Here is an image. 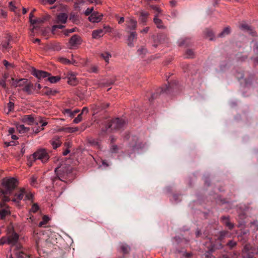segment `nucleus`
Listing matches in <instances>:
<instances>
[{"mask_svg":"<svg viewBox=\"0 0 258 258\" xmlns=\"http://www.w3.org/2000/svg\"><path fill=\"white\" fill-rule=\"evenodd\" d=\"M17 185L18 181L14 178H11L4 181V189H0V198L2 197V201L0 203V220L4 219L7 215L10 214V211L6 209L8 207L5 203L10 201L8 196L12 194Z\"/></svg>","mask_w":258,"mask_h":258,"instance_id":"f257e3e1","label":"nucleus"},{"mask_svg":"<svg viewBox=\"0 0 258 258\" xmlns=\"http://www.w3.org/2000/svg\"><path fill=\"white\" fill-rule=\"evenodd\" d=\"M104 120L101 124H105V127H103L101 132L99 133L100 136H103L106 134L109 131H115L122 130L125 124V121L122 118H115L112 119L110 122Z\"/></svg>","mask_w":258,"mask_h":258,"instance_id":"f03ea898","label":"nucleus"},{"mask_svg":"<svg viewBox=\"0 0 258 258\" xmlns=\"http://www.w3.org/2000/svg\"><path fill=\"white\" fill-rule=\"evenodd\" d=\"M56 176L51 179L53 185L57 184L56 181L60 180L64 181L65 179L71 181L74 178L72 168L70 166H62L55 169Z\"/></svg>","mask_w":258,"mask_h":258,"instance_id":"7ed1b4c3","label":"nucleus"},{"mask_svg":"<svg viewBox=\"0 0 258 258\" xmlns=\"http://www.w3.org/2000/svg\"><path fill=\"white\" fill-rule=\"evenodd\" d=\"M49 158V156L47 151L44 149H41L30 156L28 159V161L31 162L30 165H31L32 162L36 160H40L42 162L45 163L48 160Z\"/></svg>","mask_w":258,"mask_h":258,"instance_id":"20e7f679","label":"nucleus"},{"mask_svg":"<svg viewBox=\"0 0 258 258\" xmlns=\"http://www.w3.org/2000/svg\"><path fill=\"white\" fill-rule=\"evenodd\" d=\"M33 75L37 78L39 80L47 78L50 74L46 72L33 69L32 72Z\"/></svg>","mask_w":258,"mask_h":258,"instance_id":"39448f33","label":"nucleus"},{"mask_svg":"<svg viewBox=\"0 0 258 258\" xmlns=\"http://www.w3.org/2000/svg\"><path fill=\"white\" fill-rule=\"evenodd\" d=\"M26 194V189L24 188H21L19 191L16 192L14 195V198L12 201L15 203H19L20 201L24 199V197Z\"/></svg>","mask_w":258,"mask_h":258,"instance_id":"423d86ee","label":"nucleus"},{"mask_svg":"<svg viewBox=\"0 0 258 258\" xmlns=\"http://www.w3.org/2000/svg\"><path fill=\"white\" fill-rule=\"evenodd\" d=\"M126 32L129 33L132 30H135L137 27V21L133 19H130L126 21Z\"/></svg>","mask_w":258,"mask_h":258,"instance_id":"0eeeda50","label":"nucleus"},{"mask_svg":"<svg viewBox=\"0 0 258 258\" xmlns=\"http://www.w3.org/2000/svg\"><path fill=\"white\" fill-rule=\"evenodd\" d=\"M170 88H171V86L169 84L168 85H166L163 88H161L159 89V90H158V92L157 93L152 94L151 95V96L150 98H148L150 102H151L154 99L157 98V97L158 96V94L159 92H160V93H168L169 92V90L170 89Z\"/></svg>","mask_w":258,"mask_h":258,"instance_id":"6e6552de","label":"nucleus"},{"mask_svg":"<svg viewBox=\"0 0 258 258\" xmlns=\"http://www.w3.org/2000/svg\"><path fill=\"white\" fill-rule=\"evenodd\" d=\"M82 42L81 37L77 35H73L69 41V43L71 47H77L80 45Z\"/></svg>","mask_w":258,"mask_h":258,"instance_id":"1a4fd4ad","label":"nucleus"},{"mask_svg":"<svg viewBox=\"0 0 258 258\" xmlns=\"http://www.w3.org/2000/svg\"><path fill=\"white\" fill-rule=\"evenodd\" d=\"M12 86L15 88L17 87H24L26 83H27V80L26 79L16 80L14 78H12Z\"/></svg>","mask_w":258,"mask_h":258,"instance_id":"9d476101","label":"nucleus"},{"mask_svg":"<svg viewBox=\"0 0 258 258\" xmlns=\"http://www.w3.org/2000/svg\"><path fill=\"white\" fill-rule=\"evenodd\" d=\"M68 19V15L66 13H61L58 14L54 21L56 24H65Z\"/></svg>","mask_w":258,"mask_h":258,"instance_id":"9b49d317","label":"nucleus"},{"mask_svg":"<svg viewBox=\"0 0 258 258\" xmlns=\"http://www.w3.org/2000/svg\"><path fill=\"white\" fill-rule=\"evenodd\" d=\"M150 15L149 12L146 11H142L140 13L139 16V21L143 25H146L147 22L148 21V17Z\"/></svg>","mask_w":258,"mask_h":258,"instance_id":"f8f14e48","label":"nucleus"},{"mask_svg":"<svg viewBox=\"0 0 258 258\" xmlns=\"http://www.w3.org/2000/svg\"><path fill=\"white\" fill-rule=\"evenodd\" d=\"M102 16L103 15L102 14H100L97 12H93L89 17L88 19L91 22L98 23L101 20Z\"/></svg>","mask_w":258,"mask_h":258,"instance_id":"ddd939ff","label":"nucleus"},{"mask_svg":"<svg viewBox=\"0 0 258 258\" xmlns=\"http://www.w3.org/2000/svg\"><path fill=\"white\" fill-rule=\"evenodd\" d=\"M128 33L130 35L127 38V45L128 46L132 47L134 46V40L137 38V34L135 31L130 32Z\"/></svg>","mask_w":258,"mask_h":258,"instance_id":"4468645a","label":"nucleus"},{"mask_svg":"<svg viewBox=\"0 0 258 258\" xmlns=\"http://www.w3.org/2000/svg\"><path fill=\"white\" fill-rule=\"evenodd\" d=\"M7 237L8 238V244L12 245H15L19 239L18 234L15 232Z\"/></svg>","mask_w":258,"mask_h":258,"instance_id":"2eb2a0df","label":"nucleus"},{"mask_svg":"<svg viewBox=\"0 0 258 258\" xmlns=\"http://www.w3.org/2000/svg\"><path fill=\"white\" fill-rule=\"evenodd\" d=\"M221 219L223 224L229 230H232L234 228V225L230 222L228 217L222 216Z\"/></svg>","mask_w":258,"mask_h":258,"instance_id":"dca6fc26","label":"nucleus"},{"mask_svg":"<svg viewBox=\"0 0 258 258\" xmlns=\"http://www.w3.org/2000/svg\"><path fill=\"white\" fill-rule=\"evenodd\" d=\"M22 121L31 125L34 122V118L31 115H25L22 117Z\"/></svg>","mask_w":258,"mask_h":258,"instance_id":"f3484780","label":"nucleus"},{"mask_svg":"<svg viewBox=\"0 0 258 258\" xmlns=\"http://www.w3.org/2000/svg\"><path fill=\"white\" fill-rule=\"evenodd\" d=\"M104 34V30L102 29L95 30L92 32V36L94 39H97L103 36Z\"/></svg>","mask_w":258,"mask_h":258,"instance_id":"a211bd4d","label":"nucleus"},{"mask_svg":"<svg viewBox=\"0 0 258 258\" xmlns=\"http://www.w3.org/2000/svg\"><path fill=\"white\" fill-rule=\"evenodd\" d=\"M109 105V104L108 103L105 102H99L97 103L95 105V109L97 112L105 109L107 107H108Z\"/></svg>","mask_w":258,"mask_h":258,"instance_id":"6ab92c4d","label":"nucleus"},{"mask_svg":"<svg viewBox=\"0 0 258 258\" xmlns=\"http://www.w3.org/2000/svg\"><path fill=\"white\" fill-rule=\"evenodd\" d=\"M78 81L75 77V74L71 73L68 75V83L72 85H75L77 84Z\"/></svg>","mask_w":258,"mask_h":258,"instance_id":"aec40b11","label":"nucleus"},{"mask_svg":"<svg viewBox=\"0 0 258 258\" xmlns=\"http://www.w3.org/2000/svg\"><path fill=\"white\" fill-rule=\"evenodd\" d=\"M42 92L44 94L47 95H54L57 92L55 90H53L51 88L45 87L43 90Z\"/></svg>","mask_w":258,"mask_h":258,"instance_id":"412c9836","label":"nucleus"},{"mask_svg":"<svg viewBox=\"0 0 258 258\" xmlns=\"http://www.w3.org/2000/svg\"><path fill=\"white\" fill-rule=\"evenodd\" d=\"M241 28L244 30L247 31L252 36H254L255 32L251 29V28L246 24H242Z\"/></svg>","mask_w":258,"mask_h":258,"instance_id":"4be33fe9","label":"nucleus"},{"mask_svg":"<svg viewBox=\"0 0 258 258\" xmlns=\"http://www.w3.org/2000/svg\"><path fill=\"white\" fill-rule=\"evenodd\" d=\"M17 130L20 134L27 133L29 131V127H25L23 124H18Z\"/></svg>","mask_w":258,"mask_h":258,"instance_id":"5701e85b","label":"nucleus"},{"mask_svg":"<svg viewBox=\"0 0 258 258\" xmlns=\"http://www.w3.org/2000/svg\"><path fill=\"white\" fill-rule=\"evenodd\" d=\"M158 14H156L154 18V23L157 25V27L158 28L162 29L164 28V27L163 25L162 24V21L161 19H159L158 18Z\"/></svg>","mask_w":258,"mask_h":258,"instance_id":"b1692460","label":"nucleus"},{"mask_svg":"<svg viewBox=\"0 0 258 258\" xmlns=\"http://www.w3.org/2000/svg\"><path fill=\"white\" fill-rule=\"evenodd\" d=\"M246 218V215L244 213H240L238 215V227H240V226L244 225L245 223V222L244 221L245 218Z\"/></svg>","mask_w":258,"mask_h":258,"instance_id":"393cba45","label":"nucleus"},{"mask_svg":"<svg viewBox=\"0 0 258 258\" xmlns=\"http://www.w3.org/2000/svg\"><path fill=\"white\" fill-rule=\"evenodd\" d=\"M205 34L210 40H213L214 39V35L213 31L210 29H206L205 31Z\"/></svg>","mask_w":258,"mask_h":258,"instance_id":"a878e982","label":"nucleus"},{"mask_svg":"<svg viewBox=\"0 0 258 258\" xmlns=\"http://www.w3.org/2000/svg\"><path fill=\"white\" fill-rule=\"evenodd\" d=\"M230 236V234L228 231H222L220 232L218 238L220 240H222L225 237H228Z\"/></svg>","mask_w":258,"mask_h":258,"instance_id":"bb28decb","label":"nucleus"},{"mask_svg":"<svg viewBox=\"0 0 258 258\" xmlns=\"http://www.w3.org/2000/svg\"><path fill=\"white\" fill-rule=\"evenodd\" d=\"M33 88V85L31 83H27L24 86L23 88V90L28 94H31L32 93V89Z\"/></svg>","mask_w":258,"mask_h":258,"instance_id":"cd10ccee","label":"nucleus"},{"mask_svg":"<svg viewBox=\"0 0 258 258\" xmlns=\"http://www.w3.org/2000/svg\"><path fill=\"white\" fill-rule=\"evenodd\" d=\"M17 258H30V255L22 250H17L16 252Z\"/></svg>","mask_w":258,"mask_h":258,"instance_id":"c85d7f7f","label":"nucleus"},{"mask_svg":"<svg viewBox=\"0 0 258 258\" xmlns=\"http://www.w3.org/2000/svg\"><path fill=\"white\" fill-rule=\"evenodd\" d=\"M195 56V52L193 50L188 49L186 50L184 57L186 58H192Z\"/></svg>","mask_w":258,"mask_h":258,"instance_id":"c756f323","label":"nucleus"},{"mask_svg":"<svg viewBox=\"0 0 258 258\" xmlns=\"http://www.w3.org/2000/svg\"><path fill=\"white\" fill-rule=\"evenodd\" d=\"M230 33V28L229 27L225 28L223 30L218 34L219 37H224Z\"/></svg>","mask_w":258,"mask_h":258,"instance_id":"7c9ffc66","label":"nucleus"},{"mask_svg":"<svg viewBox=\"0 0 258 258\" xmlns=\"http://www.w3.org/2000/svg\"><path fill=\"white\" fill-rule=\"evenodd\" d=\"M101 57H102L106 62H108L109 58L111 57V54L107 52H104L101 53L100 54Z\"/></svg>","mask_w":258,"mask_h":258,"instance_id":"2f4dec72","label":"nucleus"},{"mask_svg":"<svg viewBox=\"0 0 258 258\" xmlns=\"http://www.w3.org/2000/svg\"><path fill=\"white\" fill-rule=\"evenodd\" d=\"M120 249L121 250V251L124 254L128 253L130 250V247L128 245H127L126 244H121L120 245Z\"/></svg>","mask_w":258,"mask_h":258,"instance_id":"473e14b6","label":"nucleus"},{"mask_svg":"<svg viewBox=\"0 0 258 258\" xmlns=\"http://www.w3.org/2000/svg\"><path fill=\"white\" fill-rule=\"evenodd\" d=\"M46 80H48L51 83H55L60 80V78L58 76H50V75Z\"/></svg>","mask_w":258,"mask_h":258,"instance_id":"72a5a7b5","label":"nucleus"},{"mask_svg":"<svg viewBox=\"0 0 258 258\" xmlns=\"http://www.w3.org/2000/svg\"><path fill=\"white\" fill-rule=\"evenodd\" d=\"M88 143L90 144V145L97 147L98 148H99L100 146L99 142L97 140H95L94 139H89Z\"/></svg>","mask_w":258,"mask_h":258,"instance_id":"f704fd0d","label":"nucleus"},{"mask_svg":"<svg viewBox=\"0 0 258 258\" xmlns=\"http://www.w3.org/2000/svg\"><path fill=\"white\" fill-rule=\"evenodd\" d=\"M46 20V18H37L35 20H31V24L33 25L36 24H42Z\"/></svg>","mask_w":258,"mask_h":258,"instance_id":"c9c22d12","label":"nucleus"},{"mask_svg":"<svg viewBox=\"0 0 258 258\" xmlns=\"http://www.w3.org/2000/svg\"><path fill=\"white\" fill-rule=\"evenodd\" d=\"M61 142L59 141V138L56 139L54 141L52 142V145L53 146V148L54 149H56L57 147L60 146Z\"/></svg>","mask_w":258,"mask_h":258,"instance_id":"e433bc0d","label":"nucleus"},{"mask_svg":"<svg viewBox=\"0 0 258 258\" xmlns=\"http://www.w3.org/2000/svg\"><path fill=\"white\" fill-rule=\"evenodd\" d=\"M49 220V218L47 216H44L43 217V220L39 223V227H43L47 224L48 221Z\"/></svg>","mask_w":258,"mask_h":258,"instance_id":"4c0bfd02","label":"nucleus"},{"mask_svg":"<svg viewBox=\"0 0 258 258\" xmlns=\"http://www.w3.org/2000/svg\"><path fill=\"white\" fill-rule=\"evenodd\" d=\"M237 244V242L233 240H229L227 243V246L229 247L230 249H233L235 246H236Z\"/></svg>","mask_w":258,"mask_h":258,"instance_id":"58836bf2","label":"nucleus"},{"mask_svg":"<svg viewBox=\"0 0 258 258\" xmlns=\"http://www.w3.org/2000/svg\"><path fill=\"white\" fill-rule=\"evenodd\" d=\"M25 198L24 200H32L33 199V195L31 192H27L26 190V194H25Z\"/></svg>","mask_w":258,"mask_h":258,"instance_id":"ea45409f","label":"nucleus"},{"mask_svg":"<svg viewBox=\"0 0 258 258\" xmlns=\"http://www.w3.org/2000/svg\"><path fill=\"white\" fill-rule=\"evenodd\" d=\"M166 36L164 34H160L157 36V39L160 43H164L165 42Z\"/></svg>","mask_w":258,"mask_h":258,"instance_id":"a19ab883","label":"nucleus"},{"mask_svg":"<svg viewBox=\"0 0 258 258\" xmlns=\"http://www.w3.org/2000/svg\"><path fill=\"white\" fill-rule=\"evenodd\" d=\"M253 51L255 54H258V42L256 40L253 41Z\"/></svg>","mask_w":258,"mask_h":258,"instance_id":"79ce46f5","label":"nucleus"},{"mask_svg":"<svg viewBox=\"0 0 258 258\" xmlns=\"http://www.w3.org/2000/svg\"><path fill=\"white\" fill-rule=\"evenodd\" d=\"M64 27V26L63 25H62V24H55L54 25H53L52 27V32L54 33V31L56 29H63V28Z\"/></svg>","mask_w":258,"mask_h":258,"instance_id":"37998d69","label":"nucleus"},{"mask_svg":"<svg viewBox=\"0 0 258 258\" xmlns=\"http://www.w3.org/2000/svg\"><path fill=\"white\" fill-rule=\"evenodd\" d=\"M90 73H97L98 72V68L95 65H92L89 68Z\"/></svg>","mask_w":258,"mask_h":258,"instance_id":"c03bdc74","label":"nucleus"},{"mask_svg":"<svg viewBox=\"0 0 258 258\" xmlns=\"http://www.w3.org/2000/svg\"><path fill=\"white\" fill-rule=\"evenodd\" d=\"M39 207L38 205L37 204L35 203L32 205L30 211L33 213H36L39 210Z\"/></svg>","mask_w":258,"mask_h":258,"instance_id":"a18cd8bd","label":"nucleus"},{"mask_svg":"<svg viewBox=\"0 0 258 258\" xmlns=\"http://www.w3.org/2000/svg\"><path fill=\"white\" fill-rule=\"evenodd\" d=\"M150 8L155 11L157 13L156 14L159 15V14H160L162 12V10L157 6H154V5H151Z\"/></svg>","mask_w":258,"mask_h":258,"instance_id":"49530a36","label":"nucleus"},{"mask_svg":"<svg viewBox=\"0 0 258 258\" xmlns=\"http://www.w3.org/2000/svg\"><path fill=\"white\" fill-rule=\"evenodd\" d=\"M250 227L253 230H258V221H254L250 223Z\"/></svg>","mask_w":258,"mask_h":258,"instance_id":"de8ad7c7","label":"nucleus"},{"mask_svg":"<svg viewBox=\"0 0 258 258\" xmlns=\"http://www.w3.org/2000/svg\"><path fill=\"white\" fill-rule=\"evenodd\" d=\"M8 244V238L7 236H3L0 239V245Z\"/></svg>","mask_w":258,"mask_h":258,"instance_id":"09e8293b","label":"nucleus"},{"mask_svg":"<svg viewBox=\"0 0 258 258\" xmlns=\"http://www.w3.org/2000/svg\"><path fill=\"white\" fill-rule=\"evenodd\" d=\"M63 113L64 114V115L70 116L71 117H72V116L73 115L72 111L71 110V109L68 108L64 109L63 110Z\"/></svg>","mask_w":258,"mask_h":258,"instance_id":"8fccbe9b","label":"nucleus"},{"mask_svg":"<svg viewBox=\"0 0 258 258\" xmlns=\"http://www.w3.org/2000/svg\"><path fill=\"white\" fill-rule=\"evenodd\" d=\"M82 113L78 114V116L74 119L73 122L75 123H78L81 121L82 119Z\"/></svg>","mask_w":258,"mask_h":258,"instance_id":"3c124183","label":"nucleus"},{"mask_svg":"<svg viewBox=\"0 0 258 258\" xmlns=\"http://www.w3.org/2000/svg\"><path fill=\"white\" fill-rule=\"evenodd\" d=\"M93 8H87L85 12V15L87 16L91 15L93 13Z\"/></svg>","mask_w":258,"mask_h":258,"instance_id":"603ef678","label":"nucleus"},{"mask_svg":"<svg viewBox=\"0 0 258 258\" xmlns=\"http://www.w3.org/2000/svg\"><path fill=\"white\" fill-rule=\"evenodd\" d=\"M118 150V147L115 145L112 144L110 151L112 153H116Z\"/></svg>","mask_w":258,"mask_h":258,"instance_id":"864d4df0","label":"nucleus"},{"mask_svg":"<svg viewBox=\"0 0 258 258\" xmlns=\"http://www.w3.org/2000/svg\"><path fill=\"white\" fill-rule=\"evenodd\" d=\"M60 61L64 64H70L71 63V60L66 58H61L60 59Z\"/></svg>","mask_w":258,"mask_h":258,"instance_id":"5fc2aeb1","label":"nucleus"},{"mask_svg":"<svg viewBox=\"0 0 258 258\" xmlns=\"http://www.w3.org/2000/svg\"><path fill=\"white\" fill-rule=\"evenodd\" d=\"M103 29L104 30V34L111 32V28L109 26L104 25Z\"/></svg>","mask_w":258,"mask_h":258,"instance_id":"6e6d98bb","label":"nucleus"},{"mask_svg":"<svg viewBox=\"0 0 258 258\" xmlns=\"http://www.w3.org/2000/svg\"><path fill=\"white\" fill-rule=\"evenodd\" d=\"M67 130L69 133H74L76 131H78V128L77 127H68L67 128Z\"/></svg>","mask_w":258,"mask_h":258,"instance_id":"4d7b16f0","label":"nucleus"},{"mask_svg":"<svg viewBox=\"0 0 258 258\" xmlns=\"http://www.w3.org/2000/svg\"><path fill=\"white\" fill-rule=\"evenodd\" d=\"M11 47L10 46L9 42H6L3 44V48L5 50H8L10 49Z\"/></svg>","mask_w":258,"mask_h":258,"instance_id":"13d9d810","label":"nucleus"},{"mask_svg":"<svg viewBox=\"0 0 258 258\" xmlns=\"http://www.w3.org/2000/svg\"><path fill=\"white\" fill-rule=\"evenodd\" d=\"M3 64L7 68H8L9 67H13L12 64L10 63L6 60H3Z\"/></svg>","mask_w":258,"mask_h":258,"instance_id":"bf43d9fd","label":"nucleus"},{"mask_svg":"<svg viewBox=\"0 0 258 258\" xmlns=\"http://www.w3.org/2000/svg\"><path fill=\"white\" fill-rule=\"evenodd\" d=\"M188 41H189L188 39L186 38V39L183 40L180 43L179 45L181 46V45H185L186 46H187L189 44Z\"/></svg>","mask_w":258,"mask_h":258,"instance_id":"052dcab7","label":"nucleus"},{"mask_svg":"<svg viewBox=\"0 0 258 258\" xmlns=\"http://www.w3.org/2000/svg\"><path fill=\"white\" fill-rule=\"evenodd\" d=\"M36 10L35 9H34L29 15V19L30 23L31 22V20H33V18L34 17V13L36 12Z\"/></svg>","mask_w":258,"mask_h":258,"instance_id":"680f3d73","label":"nucleus"},{"mask_svg":"<svg viewBox=\"0 0 258 258\" xmlns=\"http://www.w3.org/2000/svg\"><path fill=\"white\" fill-rule=\"evenodd\" d=\"M7 16V12L2 9H0V17L6 18Z\"/></svg>","mask_w":258,"mask_h":258,"instance_id":"e2e57ef3","label":"nucleus"},{"mask_svg":"<svg viewBox=\"0 0 258 258\" xmlns=\"http://www.w3.org/2000/svg\"><path fill=\"white\" fill-rule=\"evenodd\" d=\"M9 7L11 11H14L16 8V7L14 6L13 2L9 3Z\"/></svg>","mask_w":258,"mask_h":258,"instance_id":"0e129e2a","label":"nucleus"},{"mask_svg":"<svg viewBox=\"0 0 258 258\" xmlns=\"http://www.w3.org/2000/svg\"><path fill=\"white\" fill-rule=\"evenodd\" d=\"M14 104L13 103L10 102L8 103V107H9V111H11L12 109L14 108Z\"/></svg>","mask_w":258,"mask_h":258,"instance_id":"69168bd1","label":"nucleus"},{"mask_svg":"<svg viewBox=\"0 0 258 258\" xmlns=\"http://www.w3.org/2000/svg\"><path fill=\"white\" fill-rule=\"evenodd\" d=\"M255 55L256 56L252 57L251 59L253 60V62L255 64L258 65V54Z\"/></svg>","mask_w":258,"mask_h":258,"instance_id":"338daca9","label":"nucleus"},{"mask_svg":"<svg viewBox=\"0 0 258 258\" xmlns=\"http://www.w3.org/2000/svg\"><path fill=\"white\" fill-rule=\"evenodd\" d=\"M36 178L34 177H32L31 181V184L32 185L34 186L35 184L36 183Z\"/></svg>","mask_w":258,"mask_h":258,"instance_id":"774afa93","label":"nucleus"}]
</instances>
